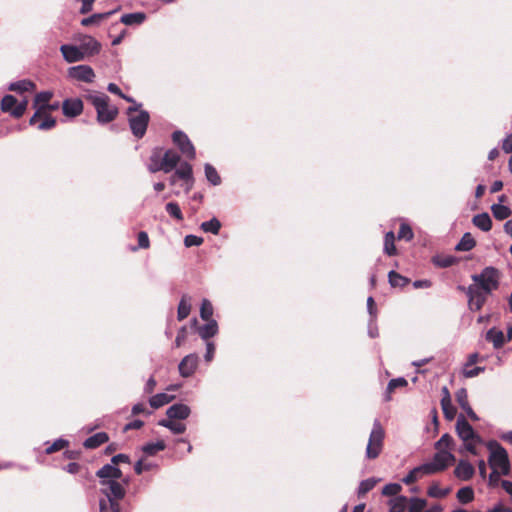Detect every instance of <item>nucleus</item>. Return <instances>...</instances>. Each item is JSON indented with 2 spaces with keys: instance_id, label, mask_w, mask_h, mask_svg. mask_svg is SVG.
Here are the masks:
<instances>
[{
  "instance_id": "nucleus-1",
  "label": "nucleus",
  "mask_w": 512,
  "mask_h": 512,
  "mask_svg": "<svg viewBox=\"0 0 512 512\" xmlns=\"http://www.w3.org/2000/svg\"><path fill=\"white\" fill-rule=\"evenodd\" d=\"M85 97L96 109L99 123H109L117 116L118 109L115 106L109 105V97L106 94L90 91Z\"/></svg>"
},
{
  "instance_id": "nucleus-38",
  "label": "nucleus",
  "mask_w": 512,
  "mask_h": 512,
  "mask_svg": "<svg viewBox=\"0 0 512 512\" xmlns=\"http://www.w3.org/2000/svg\"><path fill=\"white\" fill-rule=\"evenodd\" d=\"M200 228L206 233L217 235L221 229V222L213 217L212 219L202 222Z\"/></svg>"
},
{
  "instance_id": "nucleus-12",
  "label": "nucleus",
  "mask_w": 512,
  "mask_h": 512,
  "mask_svg": "<svg viewBox=\"0 0 512 512\" xmlns=\"http://www.w3.org/2000/svg\"><path fill=\"white\" fill-rule=\"evenodd\" d=\"M456 432L463 442H467L468 440L481 441V437L474 431L463 415L457 418Z\"/></svg>"
},
{
  "instance_id": "nucleus-31",
  "label": "nucleus",
  "mask_w": 512,
  "mask_h": 512,
  "mask_svg": "<svg viewBox=\"0 0 512 512\" xmlns=\"http://www.w3.org/2000/svg\"><path fill=\"white\" fill-rule=\"evenodd\" d=\"M486 339L493 343L495 349H499L503 345L505 337L501 330L492 328L487 332Z\"/></svg>"
},
{
  "instance_id": "nucleus-45",
  "label": "nucleus",
  "mask_w": 512,
  "mask_h": 512,
  "mask_svg": "<svg viewBox=\"0 0 512 512\" xmlns=\"http://www.w3.org/2000/svg\"><path fill=\"white\" fill-rule=\"evenodd\" d=\"M395 235L392 231H389L385 234L384 238V251L389 256L396 254V247L394 244Z\"/></svg>"
},
{
  "instance_id": "nucleus-39",
  "label": "nucleus",
  "mask_w": 512,
  "mask_h": 512,
  "mask_svg": "<svg viewBox=\"0 0 512 512\" xmlns=\"http://www.w3.org/2000/svg\"><path fill=\"white\" fill-rule=\"evenodd\" d=\"M100 512H121L120 503L117 501L112 502L111 499H100L99 500Z\"/></svg>"
},
{
  "instance_id": "nucleus-10",
  "label": "nucleus",
  "mask_w": 512,
  "mask_h": 512,
  "mask_svg": "<svg viewBox=\"0 0 512 512\" xmlns=\"http://www.w3.org/2000/svg\"><path fill=\"white\" fill-rule=\"evenodd\" d=\"M172 140L185 157L190 160L196 157L194 145L183 131L177 130L173 132Z\"/></svg>"
},
{
  "instance_id": "nucleus-33",
  "label": "nucleus",
  "mask_w": 512,
  "mask_h": 512,
  "mask_svg": "<svg viewBox=\"0 0 512 512\" xmlns=\"http://www.w3.org/2000/svg\"><path fill=\"white\" fill-rule=\"evenodd\" d=\"M407 498L396 496L389 500V512H405L407 507Z\"/></svg>"
},
{
  "instance_id": "nucleus-3",
  "label": "nucleus",
  "mask_w": 512,
  "mask_h": 512,
  "mask_svg": "<svg viewBox=\"0 0 512 512\" xmlns=\"http://www.w3.org/2000/svg\"><path fill=\"white\" fill-rule=\"evenodd\" d=\"M487 448L490 450L489 465L492 470H498L502 475L510 472V463L507 451L496 441H489Z\"/></svg>"
},
{
  "instance_id": "nucleus-61",
  "label": "nucleus",
  "mask_w": 512,
  "mask_h": 512,
  "mask_svg": "<svg viewBox=\"0 0 512 512\" xmlns=\"http://www.w3.org/2000/svg\"><path fill=\"white\" fill-rule=\"evenodd\" d=\"M203 243V239L196 235H187L184 238V244L186 247L200 246Z\"/></svg>"
},
{
  "instance_id": "nucleus-17",
  "label": "nucleus",
  "mask_w": 512,
  "mask_h": 512,
  "mask_svg": "<svg viewBox=\"0 0 512 512\" xmlns=\"http://www.w3.org/2000/svg\"><path fill=\"white\" fill-rule=\"evenodd\" d=\"M455 397H456L457 403L465 411L467 416L471 420L477 421L478 416L475 414V412L473 411V409L471 408V406L469 404L467 390L465 388L458 389L455 394Z\"/></svg>"
},
{
  "instance_id": "nucleus-18",
  "label": "nucleus",
  "mask_w": 512,
  "mask_h": 512,
  "mask_svg": "<svg viewBox=\"0 0 512 512\" xmlns=\"http://www.w3.org/2000/svg\"><path fill=\"white\" fill-rule=\"evenodd\" d=\"M197 368V354H187L179 364V372L183 377L191 376Z\"/></svg>"
},
{
  "instance_id": "nucleus-27",
  "label": "nucleus",
  "mask_w": 512,
  "mask_h": 512,
  "mask_svg": "<svg viewBox=\"0 0 512 512\" xmlns=\"http://www.w3.org/2000/svg\"><path fill=\"white\" fill-rule=\"evenodd\" d=\"M146 19V14L143 12H135L123 14L120 18L121 23L127 26L140 25Z\"/></svg>"
},
{
  "instance_id": "nucleus-24",
  "label": "nucleus",
  "mask_w": 512,
  "mask_h": 512,
  "mask_svg": "<svg viewBox=\"0 0 512 512\" xmlns=\"http://www.w3.org/2000/svg\"><path fill=\"white\" fill-rule=\"evenodd\" d=\"M206 321L207 323L198 329V333L203 340L210 339L218 332V324L214 319Z\"/></svg>"
},
{
  "instance_id": "nucleus-44",
  "label": "nucleus",
  "mask_w": 512,
  "mask_h": 512,
  "mask_svg": "<svg viewBox=\"0 0 512 512\" xmlns=\"http://www.w3.org/2000/svg\"><path fill=\"white\" fill-rule=\"evenodd\" d=\"M213 305L208 299H203L200 306V317L205 320H213Z\"/></svg>"
},
{
  "instance_id": "nucleus-40",
  "label": "nucleus",
  "mask_w": 512,
  "mask_h": 512,
  "mask_svg": "<svg viewBox=\"0 0 512 512\" xmlns=\"http://www.w3.org/2000/svg\"><path fill=\"white\" fill-rule=\"evenodd\" d=\"M456 497L462 504L470 503L474 499V490L469 486L462 487L457 491Z\"/></svg>"
},
{
  "instance_id": "nucleus-42",
  "label": "nucleus",
  "mask_w": 512,
  "mask_h": 512,
  "mask_svg": "<svg viewBox=\"0 0 512 512\" xmlns=\"http://www.w3.org/2000/svg\"><path fill=\"white\" fill-rule=\"evenodd\" d=\"M204 170H205V176H206V179L214 186H217L221 183V178L218 174V172L216 171V169L210 165V164H205L204 166Z\"/></svg>"
},
{
  "instance_id": "nucleus-60",
  "label": "nucleus",
  "mask_w": 512,
  "mask_h": 512,
  "mask_svg": "<svg viewBox=\"0 0 512 512\" xmlns=\"http://www.w3.org/2000/svg\"><path fill=\"white\" fill-rule=\"evenodd\" d=\"M155 467L152 463H144L143 460H138L134 465L135 472L140 475L143 471H149Z\"/></svg>"
},
{
  "instance_id": "nucleus-13",
  "label": "nucleus",
  "mask_w": 512,
  "mask_h": 512,
  "mask_svg": "<svg viewBox=\"0 0 512 512\" xmlns=\"http://www.w3.org/2000/svg\"><path fill=\"white\" fill-rule=\"evenodd\" d=\"M68 75L70 78L85 82L92 83L95 79L94 70L89 65H78L68 69Z\"/></svg>"
},
{
  "instance_id": "nucleus-7",
  "label": "nucleus",
  "mask_w": 512,
  "mask_h": 512,
  "mask_svg": "<svg viewBox=\"0 0 512 512\" xmlns=\"http://www.w3.org/2000/svg\"><path fill=\"white\" fill-rule=\"evenodd\" d=\"M454 460L455 457L451 452L447 450H438V452L433 456L432 461L425 464L430 467V473L435 474L445 470Z\"/></svg>"
},
{
  "instance_id": "nucleus-37",
  "label": "nucleus",
  "mask_w": 512,
  "mask_h": 512,
  "mask_svg": "<svg viewBox=\"0 0 512 512\" xmlns=\"http://www.w3.org/2000/svg\"><path fill=\"white\" fill-rule=\"evenodd\" d=\"M8 89L10 91H15L18 93H23L26 91H31L35 89V84L29 80H21L17 82H13L9 85Z\"/></svg>"
},
{
  "instance_id": "nucleus-19",
  "label": "nucleus",
  "mask_w": 512,
  "mask_h": 512,
  "mask_svg": "<svg viewBox=\"0 0 512 512\" xmlns=\"http://www.w3.org/2000/svg\"><path fill=\"white\" fill-rule=\"evenodd\" d=\"M190 413H191V410H190L189 406H187L186 404H182V403L173 404L166 411V415L171 420H173V419L184 420L189 417Z\"/></svg>"
},
{
  "instance_id": "nucleus-5",
  "label": "nucleus",
  "mask_w": 512,
  "mask_h": 512,
  "mask_svg": "<svg viewBox=\"0 0 512 512\" xmlns=\"http://www.w3.org/2000/svg\"><path fill=\"white\" fill-rule=\"evenodd\" d=\"M471 278L474 285L489 293L497 289L499 285V272L494 267H486L480 274H474Z\"/></svg>"
},
{
  "instance_id": "nucleus-2",
  "label": "nucleus",
  "mask_w": 512,
  "mask_h": 512,
  "mask_svg": "<svg viewBox=\"0 0 512 512\" xmlns=\"http://www.w3.org/2000/svg\"><path fill=\"white\" fill-rule=\"evenodd\" d=\"M132 103L133 106H130L127 109L129 127L132 134L136 138L140 139L146 133L150 115L147 111L140 109L141 104H137L135 101Z\"/></svg>"
},
{
  "instance_id": "nucleus-48",
  "label": "nucleus",
  "mask_w": 512,
  "mask_h": 512,
  "mask_svg": "<svg viewBox=\"0 0 512 512\" xmlns=\"http://www.w3.org/2000/svg\"><path fill=\"white\" fill-rule=\"evenodd\" d=\"M16 105L17 99L13 95H5L1 101V110L12 115Z\"/></svg>"
},
{
  "instance_id": "nucleus-35",
  "label": "nucleus",
  "mask_w": 512,
  "mask_h": 512,
  "mask_svg": "<svg viewBox=\"0 0 512 512\" xmlns=\"http://www.w3.org/2000/svg\"><path fill=\"white\" fill-rule=\"evenodd\" d=\"M491 211H492L493 216L497 220L507 219L512 214V211L508 206L502 205L500 203L493 204L491 206Z\"/></svg>"
},
{
  "instance_id": "nucleus-58",
  "label": "nucleus",
  "mask_w": 512,
  "mask_h": 512,
  "mask_svg": "<svg viewBox=\"0 0 512 512\" xmlns=\"http://www.w3.org/2000/svg\"><path fill=\"white\" fill-rule=\"evenodd\" d=\"M402 487L400 484L397 483H391L387 484L382 489V494L385 496H396L400 491Z\"/></svg>"
},
{
  "instance_id": "nucleus-15",
  "label": "nucleus",
  "mask_w": 512,
  "mask_h": 512,
  "mask_svg": "<svg viewBox=\"0 0 512 512\" xmlns=\"http://www.w3.org/2000/svg\"><path fill=\"white\" fill-rule=\"evenodd\" d=\"M64 60L68 63L80 62L86 59L79 46L64 44L60 47Z\"/></svg>"
},
{
  "instance_id": "nucleus-20",
  "label": "nucleus",
  "mask_w": 512,
  "mask_h": 512,
  "mask_svg": "<svg viewBox=\"0 0 512 512\" xmlns=\"http://www.w3.org/2000/svg\"><path fill=\"white\" fill-rule=\"evenodd\" d=\"M475 473V469L471 463L466 460H460L454 470V475L463 481L470 480Z\"/></svg>"
},
{
  "instance_id": "nucleus-50",
  "label": "nucleus",
  "mask_w": 512,
  "mask_h": 512,
  "mask_svg": "<svg viewBox=\"0 0 512 512\" xmlns=\"http://www.w3.org/2000/svg\"><path fill=\"white\" fill-rule=\"evenodd\" d=\"M166 212L173 218H175L177 221L183 220V214L179 207V205L176 202H169L165 206Z\"/></svg>"
},
{
  "instance_id": "nucleus-55",
  "label": "nucleus",
  "mask_w": 512,
  "mask_h": 512,
  "mask_svg": "<svg viewBox=\"0 0 512 512\" xmlns=\"http://www.w3.org/2000/svg\"><path fill=\"white\" fill-rule=\"evenodd\" d=\"M376 483H377V481L374 478H368V479L361 481L359 488H358V494L364 495V494L368 493L370 490H372L375 487Z\"/></svg>"
},
{
  "instance_id": "nucleus-57",
  "label": "nucleus",
  "mask_w": 512,
  "mask_h": 512,
  "mask_svg": "<svg viewBox=\"0 0 512 512\" xmlns=\"http://www.w3.org/2000/svg\"><path fill=\"white\" fill-rule=\"evenodd\" d=\"M413 236L414 234L411 227L406 223H402L398 232V238L410 241L412 240Z\"/></svg>"
},
{
  "instance_id": "nucleus-41",
  "label": "nucleus",
  "mask_w": 512,
  "mask_h": 512,
  "mask_svg": "<svg viewBox=\"0 0 512 512\" xmlns=\"http://www.w3.org/2000/svg\"><path fill=\"white\" fill-rule=\"evenodd\" d=\"M56 124V120L50 115V114H43L42 117H40L37 120V123L34 124L37 126L38 130H49L53 128Z\"/></svg>"
},
{
  "instance_id": "nucleus-21",
  "label": "nucleus",
  "mask_w": 512,
  "mask_h": 512,
  "mask_svg": "<svg viewBox=\"0 0 512 512\" xmlns=\"http://www.w3.org/2000/svg\"><path fill=\"white\" fill-rule=\"evenodd\" d=\"M161 161L163 165V172L169 173L180 163V156L174 150H167L162 156Z\"/></svg>"
},
{
  "instance_id": "nucleus-6",
  "label": "nucleus",
  "mask_w": 512,
  "mask_h": 512,
  "mask_svg": "<svg viewBox=\"0 0 512 512\" xmlns=\"http://www.w3.org/2000/svg\"><path fill=\"white\" fill-rule=\"evenodd\" d=\"M101 493L105 496L103 499H111L112 502H119L124 498L126 491L122 484L113 479L101 480Z\"/></svg>"
},
{
  "instance_id": "nucleus-11",
  "label": "nucleus",
  "mask_w": 512,
  "mask_h": 512,
  "mask_svg": "<svg viewBox=\"0 0 512 512\" xmlns=\"http://www.w3.org/2000/svg\"><path fill=\"white\" fill-rule=\"evenodd\" d=\"M485 354H470L467 362L464 364L462 373L466 378H473L479 373L485 371L486 366H480L485 361Z\"/></svg>"
},
{
  "instance_id": "nucleus-53",
  "label": "nucleus",
  "mask_w": 512,
  "mask_h": 512,
  "mask_svg": "<svg viewBox=\"0 0 512 512\" xmlns=\"http://www.w3.org/2000/svg\"><path fill=\"white\" fill-rule=\"evenodd\" d=\"M427 502L421 498H411L409 503V512H424Z\"/></svg>"
},
{
  "instance_id": "nucleus-64",
  "label": "nucleus",
  "mask_w": 512,
  "mask_h": 512,
  "mask_svg": "<svg viewBox=\"0 0 512 512\" xmlns=\"http://www.w3.org/2000/svg\"><path fill=\"white\" fill-rule=\"evenodd\" d=\"M502 149L505 153L512 152V133L506 136L502 141Z\"/></svg>"
},
{
  "instance_id": "nucleus-46",
  "label": "nucleus",
  "mask_w": 512,
  "mask_h": 512,
  "mask_svg": "<svg viewBox=\"0 0 512 512\" xmlns=\"http://www.w3.org/2000/svg\"><path fill=\"white\" fill-rule=\"evenodd\" d=\"M388 279L392 287H403L409 282L406 277L393 270L388 273Z\"/></svg>"
},
{
  "instance_id": "nucleus-59",
  "label": "nucleus",
  "mask_w": 512,
  "mask_h": 512,
  "mask_svg": "<svg viewBox=\"0 0 512 512\" xmlns=\"http://www.w3.org/2000/svg\"><path fill=\"white\" fill-rule=\"evenodd\" d=\"M28 105V100L24 99L21 102L17 101V105L12 112V116L15 118H20L26 111Z\"/></svg>"
},
{
  "instance_id": "nucleus-47",
  "label": "nucleus",
  "mask_w": 512,
  "mask_h": 512,
  "mask_svg": "<svg viewBox=\"0 0 512 512\" xmlns=\"http://www.w3.org/2000/svg\"><path fill=\"white\" fill-rule=\"evenodd\" d=\"M441 408L447 420H453L456 416V408L452 404V399L441 400Z\"/></svg>"
},
{
  "instance_id": "nucleus-14",
  "label": "nucleus",
  "mask_w": 512,
  "mask_h": 512,
  "mask_svg": "<svg viewBox=\"0 0 512 512\" xmlns=\"http://www.w3.org/2000/svg\"><path fill=\"white\" fill-rule=\"evenodd\" d=\"M78 42V46L86 58L98 54L101 50V44L92 36L81 35L78 38Z\"/></svg>"
},
{
  "instance_id": "nucleus-30",
  "label": "nucleus",
  "mask_w": 512,
  "mask_h": 512,
  "mask_svg": "<svg viewBox=\"0 0 512 512\" xmlns=\"http://www.w3.org/2000/svg\"><path fill=\"white\" fill-rule=\"evenodd\" d=\"M173 399V395H169L167 393H158L149 399V404L152 408L158 409L170 403Z\"/></svg>"
},
{
  "instance_id": "nucleus-25",
  "label": "nucleus",
  "mask_w": 512,
  "mask_h": 512,
  "mask_svg": "<svg viewBox=\"0 0 512 512\" xmlns=\"http://www.w3.org/2000/svg\"><path fill=\"white\" fill-rule=\"evenodd\" d=\"M109 437L105 432L96 433L84 441V447L87 449H94L106 443Z\"/></svg>"
},
{
  "instance_id": "nucleus-54",
  "label": "nucleus",
  "mask_w": 512,
  "mask_h": 512,
  "mask_svg": "<svg viewBox=\"0 0 512 512\" xmlns=\"http://www.w3.org/2000/svg\"><path fill=\"white\" fill-rule=\"evenodd\" d=\"M429 468L425 463L420 465V466H417L415 468H413L411 471H410V474H412L413 478L415 481L421 479L423 476L425 475H431L432 473H430L429 471Z\"/></svg>"
},
{
  "instance_id": "nucleus-43",
  "label": "nucleus",
  "mask_w": 512,
  "mask_h": 512,
  "mask_svg": "<svg viewBox=\"0 0 512 512\" xmlns=\"http://www.w3.org/2000/svg\"><path fill=\"white\" fill-rule=\"evenodd\" d=\"M162 157L159 153L154 152L149 159V164L147 166L148 170L151 173H156L158 171H163V165L161 161Z\"/></svg>"
},
{
  "instance_id": "nucleus-9",
  "label": "nucleus",
  "mask_w": 512,
  "mask_h": 512,
  "mask_svg": "<svg viewBox=\"0 0 512 512\" xmlns=\"http://www.w3.org/2000/svg\"><path fill=\"white\" fill-rule=\"evenodd\" d=\"M466 293L468 296V305L472 311L480 310L483 307L487 296L490 294L474 284L468 286Z\"/></svg>"
},
{
  "instance_id": "nucleus-52",
  "label": "nucleus",
  "mask_w": 512,
  "mask_h": 512,
  "mask_svg": "<svg viewBox=\"0 0 512 512\" xmlns=\"http://www.w3.org/2000/svg\"><path fill=\"white\" fill-rule=\"evenodd\" d=\"M450 492L449 488L442 489L437 483H433L428 489V495L434 498H443Z\"/></svg>"
},
{
  "instance_id": "nucleus-56",
  "label": "nucleus",
  "mask_w": 512,
  "mask_h": 512,
  "mask_svg": "<svg viewBox=\"0 0 512 512\" xmlns=\"http://www.w3.org/2000/svg\"><path fill=\"white\" fill-rule=\"evenodd\" d=\"M69 444V442L65 439H62V438H59L57 440H55L50 446H48L46 448V453L47 454H52L56 451H59L65 447H67Z\"/></svg>"
},
{
  "instance_id": "nucleus-51",
  "label": "nucleus",
  "mask_w": 512,
  "mask_h": 512,
  "mask_svg": "<svg viewBox=\"0 0 512 512\" xmlns=\"http://www.w3.org/2000/svg\"><path fill=\"white\" fill-rule=\"evenodd\" d=\"M453 443H454L453 438L448 433H445L435 443V449H437V450H446L448 448H451Z\"/></svg>"
},
{
  "instance_id": "nucleus-8",
  "label": "nucleus",
  "mask_w": 512,
  "mask_h": 512,
  "mask_svg": "<svg viewBox=\"0 0 512 512\" xmlns=\"http://www.w3.org/2000/svg\"><path fill=\"white\" fill-rule=\"evenodd\" d=\"M52 97L53 93L50 91H42L36 94L33 103V107L36 111L29 120L30 125L36 124L37 120L42 117L43 114H46L49 101Z\"/></svg>"
},
{
  "instance_id": "nucleus-49",
  "label": "nucleus",
  "mask_w": 512,
  "mask_h": 512,
  "mask_svg": "<svg viewBox=\"0 0 512 512\" xmlns=\"http://www.w3.org/2000/svg\"><path fill=\"white\" fill-rule=\"evenodd\" d=\"M165 449V443L163 441H157L155 443H147L142 447V451L148 455L153 456L158 451H162Z\"/></svg>"
},
{
  "instance_id": "nucleus-22",
  "label": "nucleus",
  "mask_w": 512,
  "mask_h": 512,
  "mask_svg": "<svg viewBox=\"0 0 512 512\" xmlns=\"http://www.w3.org/2000/svg\"><path fill=\"white\" fill-rule=\"evenodd\" d=\"M96 475L101 480H108L113 479L114 481L121 478L122 472L119 468H117L113 463L112 464H106L103 467H101Z\"/></svg>"
},
{
  "instance_id": "nucleus-4",
  "label": "nucleus",
  "mask_w": 512,
  "mask_h": 512,
  "mask_svg": "<svg viewBox=\"0 0 512 512\" xmlns=\"http://www.w3.org/2000/svg\"><path fill=\"white\" fill-rule=\"evenodd\" d=\"M385 438V431L378 420L373 423L366 446V458L376 459L382 452Z\"/></svg>"
},
{
  "instance_id": "nucleus-28",
  "label": "nucleus",
  "mask_w": 512,
  "mask_h": 512,
  "mask_svg": "<svg viewBox=\"0 0 512 512\" xmlns=\"http://www.w3.org/2000/svg\"><path fill=\"white\" fill-rule=\"evenodd\" d=\"M191 311V297L188 295H183L180 299L178 309H177V318L179 321L187 318Z\"/></svg>"
},
{
  "instance_id": "nucleus-29",
  "label": "nucleus",
  "mask_w": 512,
  "mask_h": 512,
  "mask_svg": "<svg viewBox=\"0 0 512 512\" xmlns=\"http://www.w3.org/2000/svg\"><path fill=\"white\" fill-rule=\"evenodd\" d=\"M178 178L183 179L187 182H190V186L187 190H189L192 186V166L188 162L180 163L179 167L176 168L174 172Z\"/></svg>"
},
{
  "instance_id": "nucleus-26",
  "label": "nucleus",
  "mask_w": 512,
  "mask_h": 512,
  "mask_svg": "<svg viewBox=\"0 0 512 512\" xmlns=\"http://www.w3.org/2000/svg\"><path fill=\"white\" fill-rule=\"evenodd\" d=\"M473 224L484 232H488L492 228V221L488 213H480L473 217Z\"/></svg>"
},
{
  "instance_id": "nucleus-32",
  "label": "nucleus",
  "mask_w": 512,
  "mask_h": 512,
  "mask_svg": "<svg viewBox=\"0 0 512 512\" xmlns=\"http://www.w3.org/2000/svg\"><path fill=\"white\" fill-rule=\"evenodd\" d=\"M116 11H118V9H115V10H112V11H109V12H105V13H96V14H93L89 17H86V18H83L81 20V24L83 26H90V25H93V24H98L100 21L104 20V19H107L108 17H110L112 14H114Z\"/></svg>"
},
{
  "instance_id": "nucleus-62",
  "label": "nucleus",
  "mask_w": 512,
  "mask_h": 512,
  "mask_svg": "<svg viewBox=\"0 0 512 512\" xmlns=\"http://www.w3.org/2000/svg\"><path fill=\"white\" fill-rule=\"evenodd\" d=\"M454 262H455V259L451 256H447L444 258H434V263L437 266L443 267V268L452 266L454 264Z\"/></svg>"
},
{
  "instance_id": "nucleus-23",
  "label": "nucleus",
  "mask_w": 512,
  "mask_h": 512,
  "mask_svg": "<svg viewBox=\"0 0 512 512\" xmlns=\"http://www.w3.org/2000/svg\"><path fill=\"white\" fill-rule=\"evenodd\" d=\"M407 385H408V382L404 377H398V378L390 380L387 385L386 391L384 393V400L387 402L390 401L392 399V396H391L392 393L397 388H404Z\"/></svg>"
},
{
  "instance_id": "nucleus-63",
  "label": "nucleus",
  "mask_w": 512,
  "mask_h": 512,
  "mask_svg": "<svg viewBox=\"0 0 512 512\" xmlns=\"http://www.w3.org/2000/svg\"><path fill=\"white\" fill-rule=\"evenodd\" d=\"M150 246L148 234L144 231L138 233V247L147 249Z\"/></svg>"
},
{
  "instance_id": "nucleus-34",
  "label": "nucleus",
  "mask_w": 512,
  "mask_h": 512,
  "mask_svg": "<svg viewBox=\"0 0 512 512\" xmlns=\"http://www.w3.org/2000/svg\"><path fill=\"white\" fill-rule=\"evenodd\" d=\"M160 426L168 428L174 434H182L186 430V425L180 422H173L171 419H162L158 422Z\"/></svg>"
},
{
  "instance_id": "nucleus-16",
  "label": "nucleus",
  "mask_w": 512,
  "mask_h": 512,
  "mask_svg": "<svg viewBox=\"0 0 512 512\" xmlns=\"http://www.w3.org/2000/svg\"><path fill=\"white\" fill-rule=\"evenodd\" d=\"M62 111L65 116L76 117L83 111V102L79 98L66 99L62 104Z\"/></svg>"
},
{
  "instance_id": "nucleus-36",
  "label": "nucleus",
  "mask_w": 512,
  "mask_h": 512,
  "mask_svg": "<svg viewBox=\"0 0 512 512\" xmlns=\"http://www.w3.org/2000/svg\"><path fill=\"white\" fill-rule=\"evenodd\" d=\"M476 245V242L473 238V236L470 233H465L460 242L456 245L455 249L457 251H470L472 250Z\"/></svg>"
}]
</instances>
